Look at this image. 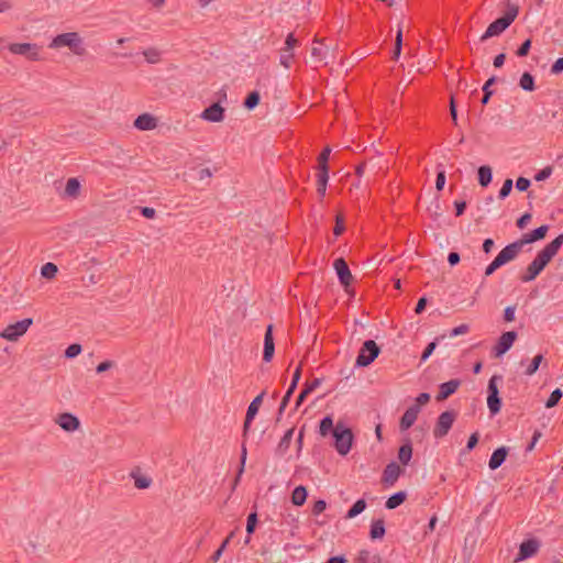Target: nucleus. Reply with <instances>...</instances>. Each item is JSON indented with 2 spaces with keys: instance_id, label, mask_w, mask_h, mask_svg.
I'll list each match as a JSON object with an SVG mask.
<instances>
[{
  "instance_id": "f257e3e1",
  "label": "nucleus",
  "mask_w": 563,
  "mask_h": 563,
  "mask_svg": "<svg viewBox=\"0 0 563 563\" xmlns=\"http://www.w3.org/2000/svg\"><path fill=\"white\" fill-rule=\"evenodd\" d=\"M563 245V233L548 243L538 252L534 260L528 265L526 272L520 276L522 283L534 280L538 275L548 266L552 258L558 254Z\"/></svg>"
},
{
  "instance_id": "f03ea898",
  "label": "nucleus",
  "mask_w": 563,
  "mask_h": 563,
  "mask_svg": "<svg viewBox=\"0 0 563 563\" xmlns=\"http://www.w3.org/2000/svg\"><path fill=\"white\" fill-rule=\"evenodd\" d=\"M518 13L519 7L516 3L508 1L507 10L504 15L488 25L485 33L481 36V41L484 42L489 37L500 35L515 21Z\"/></svg>"
},
{
  "instance_id": "7ed1b4c3",
  "label": "nucleus",
  "mask_w": 563,
  "mask_h": 563,
  "mask_svg": "<svg viewBox=\"0 0 563 563\" xmlns=\"http://www.w3.org/2000/svg\"><path fill=\"white\" fill-rule=\"evenodd\" d=\"M48 46L51 48L68 47L78 56H82L86 53L84 41L77 32L58 34L52 40Z\"/></svg>"
},
{
  "instance_id": "20e7f679",
  "label": "nucleus",
  "mask_w": 563,
  "mask_h": 563,
  "mask_svg": "<svg viewBox=\"0 0 563 563\" xmlns=\"http://www.w3.org/2000/svg\"><path fill=\"white\" fill-rule=\"evenodd\" d=\"M334 448L340 455H346L352 446L353 433L351 429L338 423L333 429Z\"/></svg>"
},
{
  "instance_id": "39448f33",
  "label": "nucleus",
  "mask_w": 563,
  "mask_h": 563,
  "mask_svg": "<svg viewBox=\"0 0 563 563\" xmlns=\"http://www.w3.org/2000/svg\"><path fill=\"white\" fill-rule=\"evenodd\" d=\"M380 353L379 346L373 340H367L363 343L358 355L356 357L355 365L357 367L368 366Z\"/></svg>"
},
{
  "instance_id": "423d86ee",
  "label": "nucleus",
  "mask_w": 563,
  "mask_h": 563,
  "mask_svg": "<svg viewBox=\"0 0 563 563\" xmlns=\"http://www.w3.org/2000/svg\"><path fill=\"white\" fill-rule=\"evenodd\" d=\"M33 324L32 318H25L21 321L7 325L3 331L0 332V336L11 342H15L21 338L29 328Z\"/></svg>"
},
{
  "instance_id": "0eeeda50",
  "label": "nucleus",
  "mask_w": 563,
  "mask_h": 563,
  "mask_svg": "<svg viewBox=\"0 0 563 563\" xmlns=\"http://www.w3.org/2000/svg\"><path fill=\"white\" fill-rule=\"evenodd\" d=\"M8 49L14 55H21L29 60H41V46L34 43H11Z\"/></svg>"
},
{
  "instance_id": "6e6552de",
  "label": "nucleus",
  "mask_w": 563,
  "mask_h": 563,
  "mask_svg": "<svg viewBox=\"0 0 563 563\" xmlns=\"http://www.w3.org/2000/svg\"><path fill=\"white\" fill-rule=\"evenodd\" d=\"M455 418H456V413L454 411H452V410L443 411L437 420L435 427L433 429V435L438 439L446 435L449 433L450 429L452 428V426L455 421Z\"/></svg>"
},
{
  "instance_id": "1a4fd4ad",
  "label": "nucleus",
  "mask_w": 563,
  "mask_h": 563,
  "mask_svg": "<svg viewBox=\"0 0 563 563\" xmlns=\"http://www.w3.org/2000/svg\"><path fill=\"white\" fill-rule=\"evenodd\" d=\"M55 423L66 432H75L80 428V420L70 412H63L57 415Z\"/></svg>"
},
{
  "instance_id": "9d476101",
  "label": "nucleus",
  "mask_w": 563,
  "mask_h": 563,
  "mask_svg": "<svg viewBox=\"0 0 563 563\" xmlns=\"http://www.w3.org/2000/svg\"><path fill=\"white\" fill-rule=\"evenodd\" d=\"M517 339V332L507 331L504 332L499 339L497 344L494 346L495 356L499 357L504 355L514 344Z\"/></svg>"
},
{
  "instance_id": "9b49d317",
  "label": "nucleus",
  "mask_w": 563,
  "mask_h": 563,
  "mask_svg": "<svg viewBox=\"0 0 563 563\" xmlns=\"http://www.w3.org/2000/svg\"><path fill=\"white\" fill-rule=\"evenodd\" d=\"M522 244L519 240L506 245L497 255L503 265L516 260L522 251Z\"/></svg>"
},
{
  "instance_id": "f8f14e48",
  "label": "nucleus",
  "mask_w": 563,
  "mask_h": 563,
  "mask_svg": "<svg viewBox=\"0 0 563 563\" xmlns=\"http://www.w3.org/2000/svg\"><path fill=\"white\" fill-rule=\"evenodd\" d=\"M224 108L221 107L219 102H216L206 108L201 112L200 118L208 122L219 123L224 120Z\"/></svg>"
},
{
  "instance_id": "ddd939ff",
  "label": "nucleus",
  "mask_w": 563,
  "mask_h": 563,
  "mask_svg": "<svg viewBox=\"0 0 563 563\" xmlns=\"http://www.w3.org/2000/svg\"><path fill=\"white\" fill-rule=\"evenodd\" d=\"M334 269L336 271L340 283L345 287V289L352 284L353 276L351 271L344 261V258L340 257L334 261Z\"/></svg>"
},
{
  "instance_id": "4468645a",
  "label": "nucleus",
  "mask_w": 563,
  "mask_h": 563,
  "mask_svg": "<svg viewBox=\"0 0 563 563\" xmlns=\"http://www.w3.org/2000/svg\"><path fill=\"white\" fill-rule=\"evenodd\" d=\"M264 396H265V391H262L250 404L247 411H246L244 426H243V434L244 435H246V433L249 432L251 423H252L254 417L256 416V413L258 412V409L262 405Z\"/></svg>"
},
{
  "instance_id": "2eb2a0df",
  "label": "nucleus",
  "mask_w": 563,
  "mask_h": 563,
  "mask_svg": "<svg viewBox=\"0 0 563 563\" xmlns=\"http://www.w3.org/2000/svg\"><path fill=\"white\" fill-rule=\"evenodd\" d=\"M540 543L536 539H529L520 544L517 561H523L533 556L539 550Z\"/></svg>"
},
{
  "instance_id": "dca6fc26",
  "label": "nucleus",
  "mask_w": 563,
  "mask_h": 563,
  "mask_svg": "<svg viewBox=\"0 0 563 563\" xmlns=\"http://www.w3.org/2000/svg\"><path fill=\"white\" fill-rule=\"evenodd\" d=\"M133 124L140 131H152L157 126V119L151 113H143L134 120Z\"/></svg>"
},
{
  "instance_id": "f3484780",
  "label": "nucleus",
  "mask_w": 563,
  "mask_h": 563,
  "mask_svg": "<svg viewBox=\"0 0 563 563\" xmlns=\"http://www.w3.org/2000/svg\"><path fill=\"white\" fill-rule=\"evenodd\" d=\"M461 380L460 379H451L449 382L442 383L439 386V393L435 397L438 401H442L446 398H449L451 395H453L460 387Z\"/></svg>"
},
{
  "instance_id": "a211bd4d",
  "label": "nucleus",
  "mask_w": 563,
  "mask_h": 563,
  "mask_svg": "<svg viewBox=\"0 0 563 563\" xmlns=\"http://www.w3.org/2000/svg\"><path fill=\"white\" fill-rule=\"evenodd\" d=\"M419 412H420V408H418V406H410L405 411L402 417L400 418V421H399L400 430L406 431L409 428H411L413 426V423L416 422Z\"/></svg>"
},
{
  "instance_id": "6ab92c4d",
  "label": "nucleus",
  "mask_w": 563,
  "mask_h": 563,
  "mask_svg": "<svg viewBox=\"0 0 563 563\" xmlns=\"http://www.w3.org/2000/svg\"><path fill=\"white\" fill-rule=\"evenodd\" d=\"M549 231V225L543 224L534 230H532L529 233L523 234L519 241L525 246L526 244H530L537 241H540L545 238L547 233Z\"/></svg>"
},
{
  "instance_id": "aec40b11",
  "label": "nucleus",
  "mask_w": 563,
  "mask_h": 563,
  "mask_svg": "<svg viewBox=\"0 0 563 563\" xmlns=\"http://www.w3.org/2000/svg\"><path fill=\"white\" fill-rule=\"evenodd\" d=\"M275 352V344L273 338V325L269 324L266 328V332L264 335V351H263V360L265 362H271Z\"/></svg>"
},
{
  "instance_id": "412c9836",
  "label": "nucleus",
  "mask_w": 563,
  "mask_h": 563,
  "mask_svg": "<svg viewBox=\"0 0 563 563\" xmlns=\"http://www.w3.org/2000/svg\"><path fill=\"white\" fill-rule=\"evenodd\" d=\"M401 474V468L396 462H390L384 470L383 482L387 485H394Z\"/></svg>"
},
{
  "instance_id": "4be33fe9",
  "label": "nucleus",
  "mask_w": 563,
  "mask_h": 563,
  "mask_svg": "<svg viewBox=\"0 0 563 563\" xmlns=\"http://www.w3.org/2000/svg\"><path fill=\"white\" fill-rule=\"evenodd\" d=\"M508 450L505 446L495 450L489 459L488 465L490 470H497L506 460Z\"/></svg>"
},
{
  "instance_id": "5701e85b",
  "label": "nucleus",
  "mask_w": 563,
  "mask_h": 563,
  "mask_svg": "<svg viewBox=\"0 0 563 563\" xmlns=\"http://www.w3.org/2000/svg\"><path fill=\"white\" fill-rule=\"evenodd\" d=\"M80 189L81 185L77 178H68L65 186L64 196L67 198L76 199L80 196Z\"/></svg>"
},
{
  "instance_id": "b1692460",
  "label": "nucleus",
  "mask_w": 563,
  "mask_h": 563,
  "mask_svg": "<svg viewBox=\"0 0 563 563\" xmlns=\"http://www.w3.org/2000/svg\"><path fill=\"white\" fill-rule=\"evenodd\" d=\"M329 53V47L322 41L314 40L311 55L316 62H323Z\"/></svg>"
},
{
  "instance_id": "393cba45",
  "label": "nucleus",
  "mask_w": 563,
  "mask_h": 563,
  "mask_svg": "<svg viewBox=\"0 0 563 563\" xmlns=\"http://www.w3.org/2000/svg\"><path fill=\"white\" fill-rule=\"evenodd\" d=\"M295 429L290 428L288 429L283 438L280 439L279 443L276 446L275 453L279 456H283L289 449L292 435H294Z\"/></svg>"
},
{
  "instance_id": "a878e982",
  "label": "nucleus",
  "mask_w": 563,
  "mask_h": 563,
  "mask_svg": "<svg viewBox=\"0 0 563 563\" xmlns=\"http://www.w3.org/2000/svg\"><path fill=\"white\" fill-rule=\"evenodd\" d=\"M478 183L482 187H487L493 179L492 168L488 165H483L478 168Z\"/></svg>"
},
{
  "instance_id": "bb28decb",
  "label": "nucleus",
  "mask_w": 563,
  "mask_h": 563,
  "mask_svg": "<svg viewBox=\"0 0 563 563\" xmlns=\"http://www.w3.org/2000/svg\"><path fill=\"white\" fill-rule=\"evenodd\" d=\"M307 489L305 486H297L291 494V503L295 506H302L307 499Z\"/></svg>"
},
{
  "instance_id": "cd10ccee",
  "label": "nucleus",
  "mask_w": 563,
  "mask_h": 563,
  "mask_svg": "<svg viewBox=\"0 0 563 563\" xmlns=\"http://www.w3.org/2000/svg\"><path fill=\"white\" fill-rule=\"evenodd\" d=\"M385 523L383 519L374 520L371 525L369 536L372 539H382L385 536Z\"/></svg>"
},
{
  "instance_id": "c85d7f7f",
  "label": "nucleus",
  "mask_w": 563,
  "mask_h": 563,
  "mask_svg": "<svg viewBox=\"0 0 563 563\" xmlns=\"http://www.w3.org/2000/svg\"><path fill=\"white\" fill-rule=\"evenodd\" d=\"M407 494L405 492H398L391 495L385 504L387 509H395L406 500Z\"/></svg>"
},
{
  "instance_id": "c756f323",
  "label": "nucleus",
  "mask_w": 563,
  "mask_h": 563,
  "mask_svg": "<svg viewBox=\"0 0 563 563\" xmlns=\"http://www.w3.org/2000/svg\"><path fill=\"white\" fill-rule=\"evenodd\" d=\"M412 457V446L411 443L408 441L407 443L402 444L398 452V459L401 464L407 465Z\"/></svg>"
},
{
  "instance_id": "7c9ffc66",
  "label": "nucleus",
  "mask_w": 563,
  "mask_h": 563,
  "mask_svg": "<svg viewBox=\"0 0 563 563\" xmlns=\"http://www.w3.org/2000/svg\"><path fill=\"white\" fill-rule=\"evenodd\" d=\"M331 154V148L325 146L320 155L318 156V169L319 172L329 173L328 161Z\"/></svg>"
},
{
  "instance_id": "2f4dec72",
  "label": "nucleus",
  "mask_w": 563,
  "mask_h": 563,
  "mask_svg": "<svg viewBox=\"0 0 563 563\" xmlns=\"http://www.w3.org/2000/svg\"><path fill=\"white\" fill-rule=\"evenodd\" d=\"M519 86L526 91H533L536 89L533 76L526 71L521 75Z\"/></svg>"
},
{
  "instance_id": "473e14b6",
  "label": "nucleus",
  "mask_w": 563,
  "mask_h": 563,
  "mask_svg": "<svg viewBox=\"0 0 563 563\" xmlns=\"http://www.w3.org/2000/svg\"><path fill=\"white\" fill-rule=\"evenodd\" d=\"M294 49L292 48H287V47H283L280 49V57H279V63L282 66H284L285 68H289L290 65H291V60L294 58Z\"/></svg>"
},
{
  "instance_id": "72a5a7b5",
  "label": "nucleus",
  "mask_w": 563,
  "mask_h": 563,
  "mask_svg": "<svg viewBox=\"0 0 563 563\" xmlns=\"http://www.w3.org/2000/svg\"><path fill=\"white\" fill-rule=\"evenodd\" d=\"M333 429H335V427L333 426V420L330 416L324 417L320 421L319 432L322 437H327L329 433L333 434Z\"/></svg>"
},
{
  "instance_id": "f704fd0d",
  "label": "nucleus",
  "mask_w": 563,
  "mask_h": 563,
  "mask_svg": "<svg viewBox=\"0 0 563 563\" xmlns=\"http://www.w3.org/2000/svg\"><path fill=\"white\" fill-rule=\"evenodd\" d=\"M366 508V503L364 499H358L346 512L345 519H352L363 512Z\"/></svg>"
},
{
  "instance_id": "c9c22d12",
  "label": "nucleus",
  "mask_w": 563,
  "mask_h": 563,
  "mask_svg": "<svg viewBox=\"0 0 563 563\" xmlns=\"http://www.w3.org/2000/svg\"><path fill=\"white\" fill-rule=\"evenodd\" d=\"M318 180H317V192L319 196L323 197L327 190V184L329 180V173L318 172Z\"/></svg>"
},
{
  "instance_id": "e433bc0d",
  "label": "nucleus",
  "mask_w": 563,
  "mask_h": 563,
  "mask_svg": "<svg viewBox=\"0 0 563 563\" xmlns=\"http://www.w3.org/2000/svg\"><path fill=\"white\" fill-rule=\"evenodd\" d=\"M143 55L147 63L157 64L161 60V52L155 47H150L143 51Z\"/></svg>"
},
{
  "instance_id": "4c0bfd02",
  "label": "nucleus",
  "mask_w": 563,
  "mask_h": 563,
  "mask_svg": "<svg viewBox=\"0 0 563 563\" xmlns=\"http://www.w3.org/2000/svg\"><path fill=\"white\" fill-rule=\"evenodd\" d=\"M487 406L492 415H496L500 411L501 408V399L499 396L488 395L487 397Z\"/></svg>"
},
{
  "instance_id": "58836bf2",
  "label": "nucleus",
  "mask_w": 563,
  "mask_h": 563,
  "mask_svg": "<svg viewBox=\"0 0 563 563\" xmlns=\"http://www.w3.org/2000/svg\"><path fill=\"white\" fill-rule=\"evenodd\" d=\"M401 48H402V29L401 26L398 27L397 30V34H396V38H395V47H394V52H393V56L391 58L394 60H397L401 54Z\"/></svg>"
},
{
  "instance_id": "ea45409f",
  "label": "nucleus",
  "mask_w": 563,
  "mask_h": 563,
  "mask_svg": "<svg viewBox=\"0 0 563 563\" xmlns=\"http://www.w3.org/2000/svg\"><path fill=\"white\" fill-rule=\"evenodd\" d=\"M497 78L495 76L490 77L483 86L482 90L484 92V96L482 98V104H487L490 97L493 96L494 91L488 90V86H493L496 82Z\"/></svg>"
},
{
  "instance_id": "a19ab883",
  "label": "nucleus",
  "mask_w": 563,
  "mask_h": 563,
  "mask_svg": "<svg viewBox=\"0 0 563 563\" xmlns=\"http://www.w3.org/2000/svg\"><path fill=\"white\" fill-rule=\"evenodd\" d=\"M58 272L57 266L54 263H46L41 268V275L44 278L52 279L56 276V273Z\"/></svg>"
},
{
  "instance_id": "79ce46f5",
  "label": "nucleus",
  "mask_w": 563,
  "mask_h": 563,
  "mask_svg": "<svg viewBox=\"0 0 563 563\" xmlns=\"http://www.w3.org/2000/svg\"><path fill=\"white\" fill-rule=\"evenodd\" d=\"M499 382H503V376L500 375H493L488 382V387H487V391H488V395H495V396H499V390H498V383Z\"/></svg>"
},
{
  "instance_id": "37998d69",
  "label": "nucleus",
  "mask_w": 563,
  "mask_h": 563,
  "mask_svg": "<svg viewBox=\"0 0 563 563\" xmlns=\"http://www.w3.org/2000/svg\"><path fill=\"white\" fill-rule=\"evenodd\" d=\"M296 388H292V386L290 385L286 391V394L284 395L282 401H280V405H279V408H278V417H277V421H279L280 419V416L283 415L284 410L286 409V407L288 406V402L291 398V395L292 393L295 391Z\"/></svg>"
},
{
  "instance_id": "c03bdc74",
  "label": "nucleus",
  "mask_w": 563,
  "mask_h": 563,
  "mask_svg": "<svg viewBox=\"0 0 563 563\" xmlns=\"http://www.w3.org/2000/svg\"><path fill=\"white\" fill-rule=\"evenodd\" d=\"M132 477L134 478V486L139 489H146L152 484V479L147 476L132 474Z\"/></svg>"
},
{
  "instance_id": "a18cd8bd",
  "label": "nucleus",
  "mask_w": 563,
  "mask_h": 563,
  "mask_svg": "<svg viewBox=\"0 0 563 563\" xmlns=\"http://www.w3.org/2000/svg\"><path fill=\"white\" fill-rule=\"evenodd\" d=\"M542 361H543V355L542 354L536 355L533 357V360L531 361L530 365L527 367L525 374L528 375V376L533 375L538 371V368H539L540 364L542 363Z\"/></svg>"
},
{
  "instance_id": "49530a36",
  "label": "nucleus",
  "mask_w": 563,
  "mask_h": 563,
  "mask_svg": "<svg viewBox=\"0 0 563 563\" xmlns=\"http://www.w3.org/2000/svg\"><path fill=\"white\" fill-rule=\"evenodd\" d=\"M563 393L560 388L554 389L545 402L547 408H553L556 406L562 398Z\"/></svg>"
},
{
  "instance_id": "de8ad7c7",
  "label": "nucleus",
  "mask_w": 563,
  "mask_h": 563,
  "mask_svg": "<svg viewBox=\"0 0 563 563\" xmlns=\"http://www.w3.org/2000/svg\"><path fill=\"white\" fill-rule=\"evenodd\" d=\"M260 103V93L257 91H252L249 93L244 101V107L246 109H254Z\"/></svg>"
},
{
  "instance_id": "09e8293b",
  "label": "nucleus",
  "mask_w": 563,
  "mask_h": 563,
  "mask_svg": "<svg viewBox=\"0 0 563 563\" xmlns=\"http://www.w3.org/2000/svg\"><path fill=\"white\" fill-rule=\"evenodd\" d=\"M256 523H257V514L256 512H251L247 517V522H246V532L247 534H252L254 533L255 531V528H256Z\"/></svg>"
},
{
  "instance_id": "8fccbe9b",
  "label": "nucleus",
  "mask_w": 563,
  "mask_h": 563,
  "mask_svg": "<svg viewBox=\"0 0 563 563\" xmlns=\"http://www.w3.org/2000/svg\"><path fill=\"white\" fill-rule=\"evenodd\" d=\"M511 189H512V180L506 179L503 184V187L499 190L498 198L505 199L506 197L509 196Z\"/></svg>"
},
{
  "instance_id": "3c124183",
  "label": "nucleus",
  "mask_w": 563,
  "mask_h": 563,
  "mask_svg": "<svg viewBox=\"0 0 563 563\" xmlns=\"http://www.w3.org/2000/svg\"><path fill=\"white\" fill-rule=\"evenodd\" d=\"M81 352V345L80 344H77V343H74V344H70L66 351H65V356L67 358H73V357H76L77 355H79Z\"/></svg>"
},
{
  "instance_id": "603ef678",
  "label": "nucleus",
  "mask_w": 563,
  "mask_h": 563,
  "mask_svg": "<svg viewBox=\"0 0 563 563\" xmlns=\"http://www.w3.org/2000/svg\"><path fill=\"white\" fill-rule=\"evenodd\" d=\"M345 227H344V219L342 216H336V219H335V225H334V229H333V233L335 236H339L343 233Z\"/></svg>"
},
{
  "instance_id": "864d4df0",
  "label": "nucleus",
  "mask_w": 563,
  "mask_h": 563,
  "mask_svg": "<svg viewBox=\"0 0 563 563\" xmlns=\"http://www.w3.org/2000/svg\"><path fill=\"white\" fill-rule=\"evenodd\" d=\"M230 542V537H228L222 543L221 545L219 547V549L212 554L211 556V560L213 562H218L223 553V551L225 550L227 545L229 544Z\"/></svg>"
},
{
  "instance_id": "5fc2aeb1",
  "label": "nucleus",
  "mask_w": 563,
  "mask_h": 563,
  "mask_svg": "<svg viewBox=\"0 0 563 563\" xmlns=\"http://www.w3.org/2000/svg\"><path fill=\"white\" fill-rule=\"evenodd\" d=\"M531 47V40H526L520 47L517 49V55L519 57L527 56Z\"/></svg>"
},
{
  "instance_id": "6e6d98bb",
  "label": "nucleus",
  "mask_w": 563,
  "mask_h": 563,
  "mask_svg": "<svg viewBox=\"0 0 563 563\" xmlns=\"http://www.w3.org/2000/svg\"><path fill=\"white\" fill-rule=\"evenodd\" d=\"M468 331H470V327L467 324L463 323V324H460V325L455 327L454 329H452L450 336L453 338V336L466 334Z\"/></svg>"
},
{
  "instance_id": "4d7b16f0",
  "label": "nucleus",
  "mask_w": 563,
  "mask_h": 563,
  "mask_svg": "<svg viewBox=\"0 0 563 563\" xmlns=\"http://www.w3.org/2000/svg\"><path fill=\"white\" fill-rule=\"evenodd\" d=\"M437 347V341L430 342L421 355V362H426Z\"/></svg>"
},
{
  "instance_id": "13d9d810",
  "label": "nucleus",
  "mask_w": 563,
  "mask_h": 563,
  "mask_svg": "<svg viewBox=\"0 0 563 563\" xmlns=\"http://www.w3.org/2000/svg\"><path fill=\"white\" fill-rule=\"evenodd\" d=\"M327 508V503L322 499L320 500H317L313 506H312V514L314 516H318L320 515L321 512H323Z\"/></svg>"
},
{
  "instance_id": "bf43d9fd",
  "label": "nucleus",
  "mask_w": 563,
  "mask_h": 563,
  "mask_svg": "<svg viewBox=\"0 0 563 563\" xmlns=\"http://www.w3.org/2000/svg\"><path fill=\"white\" fill-rule=\"evenodd\" d=\"M115 363L113 361H104V362H101L97 367H96V372L98 374H101L103 372H107L109 369H111L112 367H114Z\"/></svg>"
},
{
  "instance_id": "052dcab7",
  "label": "nucleus",
  "mask_w": 563,
  "mask_h": 563,
  "mask_svg": "<svg viewBox=\"0 0 563 563\" xmlns=\"http://www.w3.org/2000/svg\"><path fill=\"white\" fill-rule=\"evenodd\" d=\"M552 174V168L550 166L548 167H544L543 169H541L537 175H536V180L537 181H542V180H545L547 178H549Z\"/></svg>"
},
{
  "instance_id": "680f3d73",
  "label": "nucleus",
  "mask_w": 563,
  "mask_h": 563,
  "mask_svg": "<svg viewBox=\"0 0 563 563\" xmlns=\"http://www.w3.org/2000/svg\"><path fill=\"white\" fill-rule=\"evenodd\" d=\"M530 187V180L525 177H519L516 181V188L519 191H526Z\"/></svg>"
},
{
  "instance_id": "e2e57ef3",
  "label": "nucleus",
  "mask_w": 563,
  "mask_h": 563,
  "mask_svg": "<svg viewBox=\"0 0 563 563\" xmlns=\"http://www.w3.org/2000/svg\"><path fill=\"white\" fill-rule=\"evenodd\" d=\"M516 307L509 306L504 311V319L506 322H512L515 320Z\"/></svg>"
},
{
  "instance_id": "0e129e2a",
  "label": "nucleus",
  "mask_w": 563,
  "mask_h": 563,
  "mask_svg": "<svg viewBox=\"0 0 563 563\" xmlns=\"http://www.w3.org/2000/svg\"><path fill=\"white\" fill-rule=\"evenodd\" d=\"M444 185H445V172L440 170V172H438L437 179H435L437 190H442Z\"/></svg>"
},
{
  "instance_id": "69168bd1",
  "label": "nucleus",
  "mask_w": 563,
  "mask_h": 563,
  "mask_svg": "<svg viewBox=\"0 0 563 563\" xmlns=\"http://www.w3.org/2000/svg\"><path fill=\"white\" fill-rule=\"evenodd\" d=\"M430 400V395L428 393H421L417 398H416V404L413 406H418V408L421 409V406L428 404Z\"/></svg>"
},
{
  "instance_id": "338daca9",
  "label": "nucleus",
  "mask_w": 563,
  "mask_h": 563,
  "mask_svg": "<svg viewBox=\"0 0 563 563\" xmlns=\"http://www.w3.org/2000/svg\"><path fill=\"white\" fill-rule=\"evenodd\" d=\"M541 437H542V432H541V431H539V430H536V431L533 432V435H532L531 442L528 444V446H527V449H526V450H527L528 452L532 451V450L534 449V446H536L537 442L540 440V438H541Z\"/></svg>"
},
{
  "instance_id": "774afa93",
  "label": "nucleus",
  "mask_w": 563,
  "mask_h": 563,
  "mask_svg": "<svg viewBox=\"0 0 563 563\" xmlns=\"http://www.w3.org/2000/svg\"><path fill=\"white\" fill-rule=\"evenodd\" d=\"M563 71V57H560L555 60V63L551 67L552 74H560Z\"/></svg>"
}]
</instances>
